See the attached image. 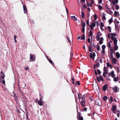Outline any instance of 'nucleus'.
I'll return each mask as SVG.
<instances>
[{
  "label": "nucleus",
  "instance_id": "nucleus-1",
  "mask_svg": "<svg viewBox=\"0 0 120 120\" xmlns=\"http://www.w3.org/2000/svg\"><path fill=\"white\" fill-rule=\"evenodd\" d=\"M72 34L71 31H70L69 32H67L66 33V37L67 38V40L68 42L71 44V41L69 38H68V36L69 37L70 36H72Z\"/></svg>",
  "mask_w": 120,
  "mask_h": 120
},
{
  "label": "nucleus",
  "instance_id": "nucleus-2",
  "mask_svg": "<svg viewBox=\"0 0 120 120\" xmlns=\"http://www.w3.org/2000/svg\"><path fill=\"white\" fill-rule=\"evenodd\" d=\"M30 59L32 60V61H34V60L35 58V56L33 54H30Z\"/></svg>",
  "mask_w": 120,
  "mask_h": 120
},
{
  "label": "nucleus",
  "instance_id": "nucleus-3",
  "mask_svg": "<svg viewBox=\"0 0 120 120\" xmlns=\"http://www.w3.org/2000/svg\"><path fill=\"white\" fill-rule=\"evenodd\" d=\"M95 104L97 105H100L101 104V101L99 99H96L95 101Z\"/></svg>",
  "mask_w": 120,
  "mask_h": 120
},
{
  "label": "nucleus",
  "instance_id": "nucleus-4",
  "mask_svg": "<svg viewBox=\"0 0 120 120\" xmlns=\"http://www.w3.org/2000/svg\"><path fill=\"white\" fill-rule=\"evenodd\" d=\"M90 56L91 58L93 59V60H94V57L95 56V52H93L92 54L91 53L90 54Z\"/></svg>",
  "mask_w": 120,
  "mask_h": 120
},
{
  "label": "nucleus",
  "instance_id": "nucleus-5",
  "mask_svg": "<svg viewBox=\"0 0 120 120\" xmlns=\"http://www.w3.org/2000/svg\"><path fill=\"white\" fill-rule=\"evenodd\" d=\"M23 8L24 13L26 14L27 13V11L25 4H24L23 5Z\"/></svg>",
  "mask_w": 120,
  "mask_h": 120
},
{
  "label": "nucleus",
  "instance_id": "nucleus-6",
  "mask_svg": "<svg viewBox=\"0 0 120 120\" xmlns=\"http://www.w3.org/2000/svg\"><path fill=\"white\" fill-rule=\"evenodd\" d=\"M95 22L94 23H92L91 25H90L89 26L90 29L92 30L93 29V28L95 27Z\"/></svg>",
  "mask_w": 120,
  "mask_h": 120
},
{
  "label": "nucleus",
  "instance_id": "nucleus-7",
  "mask_svg": "<svg viewBox=\"0 0 120 120\" xmlns=\"http://www.w3.org/2000/svg\"><path fill=\"white\" fill-rule=\"evenodd\" d=\"M117 108V106L115 105H113L112 106V111L114 113H115V111L116 110Z\"/></svg>",
  "mask_w": 120,
  "mask_h": 120
},
{
  "label": "nucleus",
  "instance_id": "nucleus-8",
  "mask_svg": "<svg viewBox=\"0 0 120 120\" xmlns=\"http://www.w3.org/2000/svg\"><path fill=\"white\" fill-rule=\"evenodd\" d=\"M119 89V88L116 86L113 87V90L115 92H118Z\"/></svg>",
  "mask_w": 120,
  "mask_h": 120
},
{
  "label": "nucleus",
  "instance_id": "nucleus-9",
  "mask_svg": "<svg viewBox=\"0 0 120 120\" xmlns=\"http://www.w3.org/2000/svg\"><path fill=\"white\" fill-rule=\"evenodd\" d=\"M107 89V86L106 84L104 85L102 87V90L104 91H105Z\"/></svg>",
  "mask_w": 120,
  "mask_h": 120
},
{
  "label": "nucleus",
  "instance_id": "nucleus-10",
  "mask_svg": "<svg viewBox=\"0 0 120 120\" xmlns=\"http://www.w3.org/2000/svg\"><path fill=\"white\" fill-rule=\"evenodd\" d=\"M117 61V60L116 58H114L112 59V62L114 64L116 63Z\"/></svg>",
  "mask_w": 120,
  "mask_h": 120
},
{
  "label": "nucleus",
  "instance_id": "nucleus-11",
  "mask_svg": "<svg viewBox=\"0 0 120 120\" xmlns=\"http://www.w3.org/2000/svg\"><path fill=\"white\" fill-rule=\"evenodd\" d=\"M71 18L73 20L76 21L77 20V18L75 17V15L74 16H71Z\"/></svg>",
  "mask_w": 120,
  "mask_h": 120
},
{
  "label": "nucleus",
  "instance_id": "nucleus-12",
  "mask_svg": "<svg viewBox=\"0 0 120 120\" xmlns=\"http://www.w3.org/2000/svg\"><path fill=\"white\" fill-rule=\"evenodd\" d=\"M116 57L117 58H119L120 57V54L118 52H116Z\"/></svg>",
  "mask_w": 120,
  "mask_h": 120
},
{
  "label": "nucleus",
  "instance_id": "nucleus-13",
  "mask_svg": "<svg viewBox=\"0 0 120 120\" xmlns=\"http://www.w3.org/2000/svg\"><path fill=\"white\" fill-rule=\"evenodd\" d=\"M107 67H105L104 68L103 70H104V72L103 73L107 74L108 73L107 72Z\"/></svg>",
  "mask_w": 120,
  "mask_h": 120
},
{
  "label": "nucleus",
  "instance_id": "nucleus-14",
  "mask_svg": "<svg viewBox=\"0 0 120 120\" xmlns=\"http://www.w3.org/2000/svg\"><path fill=\"white\" fill-rule=\"evenodd\" d=\"M115 28L116 29H117L118 30H119V28L120 26L118 25V24H115Z\"/></svg>",
  "mask_w": 120,
  "mask_h": 120
},
{
  "label": "nucleus",
  "instance_id": "nucleus-15",
  "mask_svg": "<svg viewBox=\"0 0 120 120\" xmlns=\"http://www.w3.org/2000/svg\"><path fill=\"white\" fill-rule=\"evenodd\" d=\"M95 62L96 64V66L97 67H99L100 64L99 61H98L96 60Z\"/></svg>",
  "mask_w": 120,
  "mask_h": 120
},
{
  "label": "nucleus",
  "instance_id": "nucleus-16",
  "mask_svg": "<svg viewBox=\"0 0 120 120\" xmlns=\"http://www.w3.org/2000/svg\"><path fill=\"white\" fill-rule=\"evenodd\" d=\"M38 104L40 106H42L43 105V103L42 102V100H40L38 102Z\"/></svg>",
  "mask_w": 120,
  "mask_h": 120
},
{
  "label": "nucleus",
  "instance_id": "nucleus-17",
  "mask_svg": "<svg viewBox=\"0 0 120 120\" xmlns=\"http://www.w3.org/2000/svg\"><path fill=\"white\" fill-rule=\"evenodd\" d=\"M119 80V78L118 77H114L113 78V80L115 82L118 81Z\"/></svg>",
  "mask_w": 120,
  "mask_h": 120
},
{
  "label": "nucleus",
  "instance_id": "nucleus-18",
  "mask_svg": "<svg viewBox=\"0 0 120 120\" xmlns=\"http://www.w3.org/2000/svg\"><path fill=\"white\" fill-rule=\"evenodd\" d=\"M86 101H82L81 102V105L82 106H85L86 105L85 102Z\"/></svg>",
  "mask_w": 120,
  "mask_h": 120
},
{
  "label": "nucleus",
  "instance_id": "nucleus-19",
  "mask_svg": "<svg viewBox=\"0 0 120 120\" xmlns=\"http://www.w3.org/2000/svg\"><path fill=\"white\" fill-rule=\"evenodd\" d=\"M85 39V36L84 34H82V36H81L80 39L82 40H84Z\"/></svg>",
  "mask_w": 120,
  "mask_h": 120
},
{
  "label": "nucleus",
  "instance_id": "nucleus-20",
  "mask_svg": "<svg viewBox=\"0 0 120 120\" xmlns=\"http://www.w3.org/2000/svg\"><path fill=\"white\" fill-rule=\"evenodd\" d=\"M117 40L116 39L115 40H114L113 41V44L115 45H117Z\"/></svg>",
  "mask_w": 120,
  "mask_h": 120
},
{
  "label": "nucleus",
  "instance_id": "nucleus-21",
  "mask_svg": "<svg viewBox=\"0 0 120 120\" xmlns=\"http://www.w3.org/2000/svg\"><path fill=\"white\" fill-rule=\"evenodd\" d=\"M114 22L116 24H118L120 23L119 21L117 20V19H116L114 20Z\"/></svg>",
  "mask_w": 120,
  "mask_h": 120
},
{
  "label": "nucleus",
  "instance_id": "nucleus-22",
  "mask_svg": "<svg viewBox=\"0 0 120 120\" xmlns=\"http://www.w3.org/2000/svg\"><path fill=\"white\" fill-rule=\"evenodd\" d=\"M108 99V98L106 96H104L103 97V99L104 101H105Z\"/></svg>",
  "mask_w": 120,
  "mask_h": 120
},
{
  "label": "nucleus",
  "instance_id": "nucleus-23",
  "mask_svg": "<svg viewBox=\"0 0 120 120\" xmlns=\"http://www.w3.org/2000/svg\"><path fill=\"white\" fill-rule=\"evenodd\" d=\"M111 72L112 73L111 76L112 77L114 78V77L115 75L114 73V72L113 71H112Z\"/></svg>",
  "mask_w": 120,
  "mask_h": 120
},
{
  "label": "nucleus",
  "instance_id": "nucleus-24",
  "mask_svg": "<svg viewBox=\"0 0 120 120\" xmlns=\"http://www.w3.org/2000/svg\"><path fill=\"white\" fill-rule=\"evenodd\" d=\"M86 26L85 23L84 22H83L82 23V26L83 27H85Z\"/></svg>",
  "mask_w": 120,
  "mask_h": 120
},
{
  "label": "nucleus",
  "instance_id": "nucleus-25",
  "mask_svg": "<svg viewBox=\"0 0 120 120\" xmlns=\"http://www.w3.org/2000/svg\"><path fill=\"white\" fill-rule=\"evenodd\" d=\"M110 34L112 35V37H115L117 35L116 33H111Z\"/></svg>",
  "mask_w": 120,
  "mask_h": 120
},
{
  "label": "nucleus",
  "instance_id": "nucleus-26",
  "mask_svg": "<svg viewBox=\"0 0 120 120\" xmlns=\"http://www.w3.org/2000/svg\"><path fill=\"white\" fill-rule=\"evenodd\" d=\"M107 65L108 67H111L112 66V65L110 64L108 62H107Z\"/></svg>",
  "mask_w": 120,
  "mask_h": 120
},
{
  "label": "nucleus",
  "instance_id": "nucleus-27",
  "mask_svg": "<svg viewBox=\"0 0 120 120\" xmlns=\"http://www.w3.org/2000/svg\"><path fill=\"white\" fill-rule=\"evenodd\" d=\"M48 59L50 63H51L52 65L54 63H53L52 61V60H50V59Z\"/></svg>",
  "mask_w": 120,
  "mask_h": 120
},
{
  "label": "nucleus",
  "instance_id": "nucleus-28",
  "mask_svg": "<svg viewBox=\"0 0 120 120\" xmlns=\"http://www.w3.org/2000/svg\"><path fill=\"white\" fill-rule=\"evenodd\" d=\"M85 15L83 12H82L81 17L82 18H84Z\"/></svg>",
  "mask_w": 120,
  "mask_h": 120
},
{
  "label": "nucleus",
  "instance_id": "nucleus-29",
  "mask_svg": "<svg viewBox=\"0 0 120 120\" xmlns=\"http://www.w3.org/2000/svg\"><path fill=\"white\" fill-rule=\"evenodd\" d=\"M97 35L100 37L102 35V34L100 31H99L98 32Z\"/></svg>",
  "mask_w": 120,
  "mask_h": 120
},
{
  "label": "nucleus",
  "instance_id": "nucleus-30",
  "mask_svg": "<svg viewBox=\"0 0 120 120\" xmlns=\"http://www.w3.org/2000/svg\"><path fill=\"white\" fill-rule=\"evenodd\" d=\"M40 100H42L43 98V97L42 94L40 93Z\"/></svg>",
  "mask_w": 120,
  "mask_h": 120
},
{
  "label": "nucleus",
  "instance_id": "nucleus-31",
  "mask_svg": "<svg viewBox=\"0 0 120 120\" xmlns=\"http://www.w3.org/2000/svg\"><path fill=\"white\" fill-rule=\"evenodd\" d=\"M104 13H103V16L102 17V19L103 20H105L106 19V17L105 16V15H104Z\"/></svg>",
  "mask_w": 120,
  "mask_h": 120
},
{
  "label": "nucleus",
  "instance_id": "nucleus-32",
  "mask_svg": "<svg viewBox=\"0 0 120 120\" xmlns=\"http://www.w3.org/2000/svg\"><path fill=\"white\" fill-rule=\"evenodd\" d=\"M105 8L108 9H110V7L107 4H106L105 6Z\"/></svg>",
  "mask_w": 120,
  "mask_h": 120
},
{
  "label": "nucleus",
  "instance_id": "nucleus-33",
  "mask_svg": "<svg viewBox=\"0 0 120 120\" xmlns=\"http://www.w3.org/2000/svg\"><path fill=\"white\" fill-rule=\"evenodd\" d=\"M108 22H109V24H110L111 23H112L113 22L112 19H110L109 20Z\"/></svg>",
  "mask_w": 120,
  "mask_h": 120
},
{
  "label": "nucleus",
  "instance_id": "nucleus-34",
  "mask_svg": "<svg viewBox=\"0 0 120 120\" xmlns=\"http://www.w3.org/2000/svg\"><path fill=\"white\" fill-rule=\"evenodd\" d=\"M97 49L98 51H99L100 50V45H98L97 46Z\"/></svg>",
  "mask_w": 120,
  "mask_h": 120
},
{
  "label": "nucleus",
  "instance_id": "nucleus-35",
  "mask_svg": "<svg viewBox=\"0 0 120 120\" xmlns=\"http://www.w3.org/2000/svg\"><path fill=\"white\" fill-rule=\"evenodd\" d=\"M92 30H90V31L89 34V37H90V36H92Z\"/></svg>",
  "mask_w": 120,
  "mask_h": 120
},
{
  "label": "nucleus",
  "instance_id": "nucleus-36",
  "mask_svg": "<svg viewBox=\"0 0 120 120\" xmlns=\"http://www.w3.org/2000/svg\"><path fill=\"white\" fill-rule=\"evenodd\" d=\"M85 95H83L82 97V101H85Z\"/></svg>",
  "mask_w": 120,
  "mask_h": 120
},
{
  "label": "nucleus",
  "instance_id": "nucleus-37",
  "mask_svg": "<svg viewBox=\"0 0 120 120\" xmlns=\"http://www.w3.org/2000/svg\"><path fill=\"white\" fill-rule=\"evenodd\" d=\"M2 75H3V76H2L1 75L0 76L2 79H4V77L5 76V74L4 73Z\"/></svg>",
  "mask_w": 120,
  "mask_h": 120
},
{
  "label": "nucleus",
  "instance_id": "nucleus-38",
  "mask_svg": "<svg viewBox=\"0 0 120 120\" xmlns=\"http://www.w3.org/2000/svg\"><path fill=\"white\" fill-rule=\"evenodd\" d=\"M108 30L110 32H111V29L110 27V26H108Z\"/></svg>",
  "mask_w": 120,
  "mask_h": 120
},
{
  "label": "nucleus",
  "instance_id": "nucleus-39",
  "mask_svg": "<svg viewBox=\"0 0 120 120\" xmlns=\"http://www.w3.org/2000/svg\"><path fill=\"white\" fill-rule=\"evenodd\" d=\"M94 20H96V19H97V15H96V14H94Z\"/></svg>",
  "mask_w": 120,
  "mask_h": 120
},
{
  "label": "nucleus",
  "instance_id": "nucleus-40",
  "mask_svg": "<svg viewBox=\"0 0 120 120\" xmlns=\"http://www.w3.org/2000/svg\"><path fill=\"white\" fill-rule=\"evenodd\" d=\"M99 77L100 79L101 80V81H104V80L102 76L100 75Z\"/></svg>",
  "mask_w": 120,
  "mask_h": 120
},
{
  "label": "nucleus",
  "instance_id": "nucleus-41",
  "mask_svg": "<svg viewBox=\"0 0 120 120\" xmlns=\"http://www.w3.org/2000/svg\"><path fill=\"white\" fill-rule=\"evenodd\" d=\"M118 49V47L117 45H116L114 48V50H117Z\"/></svg>",
  "mask_w": 120,
  "mask_h": 120
},
{
  "label": "nucleus",
  "instance_id": "nucleus-42",
  "mask_svg": "<svg viewBox=\"0 0 120 120\" xmlns=\"http://www.w3.org/2000/svg\"><path fill=\"white\" fill-rule=\"evenodd\" d=\"M98 6L99 10H101L102 9V7L101 6L99 5H98Z\"/></svg>",
  "mask_w": 120,
  "mask_h": 120
},
{
  "label": "nucleus",
  "instance_id": "nucleus-43",
  "mask_svg": "<svg viewBox=\"0 0 120 120\" xmlns=\"http://www.w3.org/2000/svg\"><path fill=\"white\" fill-rule=\"evenodd\" d=\"M98 59L99 60V61L100 63H102V60L100 57H98Z\"/></svg>",
  "mask_w": 120,
  "mask_h": 120
},
{
  "label": "nucleus",
  "instance_id": "nucleus-44",
  "mask_svg": "<svg viewBox=\"0 0 120 120\" xmlns=\"http://www.w3.org/2000/svg\"><path fill=\"white\" fill-rule=\"evenodd\" d=\"M110 52L111 54H112V52H114V51L112 48H111L110 49Z\"/></svg>",
  "mask_w": 120,
  "mask_h": 120
},
{
  "label": "nucleus",
  "instance_id": "nucleus-45",
  "mask_svg": "<svg viewBox=\"0 0 120 120\" xmlns=\"http://www.w3.org/2000/svg\"><path fill=\"white\" fill-rule=\"evenodd\" d=\"M100 38V36H98L97 35L96 36V38L97 39V40L98 41L99 40V39Z\"/></svg>",
  "mask_w": 120,
  "mask_h": 120
},
{
  "label": "nucleus",
  "instance_id": "nucleus-46",
  "mask_svg": "<svg viewBox=\"0 0 120 120\" xmlns=\"http://www.w3.org/2000/svg\"><path fill=\"white\" fill-rule=\"evenodd\" d=\"M87 108H86L84 107L83 109L82 110V111H87Z\"/></svg>",
  "mask_w": 120,
  "mask_h": 120
},
{
  "label": "nucleus",
  "instance_id": "nucleus-47",
  "mask_svg": "<svg viewBox=\"0 0 120 120\" xmlns=\"http://www.w3.org/2000/svg\"><path fill=\"white\" fill-rule=\"evenodd\" d=\"M119 14V13L118 12H117V11H115L114 12V15H116V16H117V14Z\"/></svg>",
  "mask_w": 120,
  "mask_h": 120
},
{
  "label": "nucleus",
  "instance_id": "nucleus-48",
  "mask_svg": "<svg viewBox=\"0 0 120 120\" xmlns=\"http://www.w3.org/2000/svg\"><path fill=\"white\" fill-rule=\"evenodd\" d=\"M78 98L79 99H80L81 98V95L80 93H79L78 94Z\"/></svg>",
  "mask_w": 120,
  "mask_h": 120
},
{
  "label": "nucleus",
  "instance_id": "nucleus-49",
  "mask_svg": "<svg viewBox=\"0 0 120 120\" xmlns=\"http://www.w3.org/2000/svg\"><path fill=\"white\" fill-rule=\"evenodd\" d=\"M97 72L99 75H100L101 73V71L100 70L98 69L97 70Z\"/></svg>",
  "mask_w": 120,
  "mask_h": 120
},
{
  "label": "nucleus",
  "instance_id": "nucleus-50",
  "mask_svg": "<svg viewBox=\"0 0 120 120\" xmlns=\"http://www.w3.org/2000/svg\"><path fill=\"white\" fill-rule=\"evenodd\" d=\"M106 47L105 45H103L102 46V49H104Z\"/></svg>",
  "mask_w": 120,
  "mask_h": 120
},
{
  "label": "nucleus",
  "instance_id": "nucleus-51",
  "mask_svg": "<svg viewBox=\"0 0 120 120\" xmlns=\"http://www.w3.org/2000/svg\"><path fill=\"white\" fill-rule=\"evenodd\" d=\"M100 25L101 27L102 26V27H104V26L103 23L102 22H100Z\"/></svg>",
  "mask_w": 120,
  "mask_h": 120
},
{
  "label": "nucleus",
  "instance_id": "nucleus-52",
  "mask_svg": "<svg viewBox=\"0 0 120 120\" xmlns=\"http://www.w3.org/2000/svg\"><path fill=\"white\" fill-rule=\"evenodd\" d=\"M86 25H88V26H89V20H87L86 22Z\"/></svg>",
  "mask_w": 120,
  "mask_h": 120
},
{
  "label": "nucleus",
  "instance_id": "nucleus-53",
  "mask_svg": "<svg viewBox=\"0 0 120 120\" xmlns=\"http://www.w3.org/2000/svg\"><path fill=\"white\" fill-rule=\"evenodd\" d=\"M73 57V54L71 52L70 55V59L71 60L72 59V57Z\"/></svg>",
  "mask_w": 120,
  "mask_h": 120
},
{
  "label": "nucleus",
  "instance_id": "nucleus-54",
  "mask_svg": "<svg viewBox=\"0 0 120 120\" xmlns=\"http://www.w3.org/2000/svg\"><path fill=\"white\" fill-rule=\"evenodd\" d=\"M115 7H116V9L117 10H118L119 8V7L118 5H116L115 6Z\"/></svg>",
  "mask_w": 120,
  "mask_h": 120
},
{
  "label": "nucleus",
  "instance_id": "nucleus-55",
  "mask_svg": "<svg viewBox=\"0 0 120 120\" xmlns=\"http://www.w3.org/2000/svg\"><path fill=\"white\" fill-rule=\"evenodd\" d=\"M78 115L79 116V117H80L81 116V113L80 112H77Z\"/></svg>",
  "mask_w": 120,
  "mask_h": 120
},
{
  "label": "nucleus",
  "instance_id": "nucleus-56",
  "mask_svg": "<svg viewBox=\"0 0 120 120\" xmlns=\"http://www.w3.org/2000/svg\"><path fill=\"white\" fill-rule=\"evenodd\" d=\"M111 39L112 40V41H114V40H115L116 39L115 38H114L112 36H111Z\"/></svg>",
  "mask_w": 120,
  "mask_h": 120
},
{
  "label": "nucleus",
  "instance_id": "nucleus-57",
  "mask_svg": "<svg viewBox=\"0 0 120 120\" xmlns=\"http://www.w3.org/2000/svg\"><path fill=\"white\" fill-rule=\"evenodd\" d=\"M79 119L80 120H83V118L82 116H81L80 117H79Z\"/></svg>",
  "mask_w": 120,
  "mask_h": 120
},
{
  "label": "nucleus",
  "instance_id": "nucleus-58",
  "mask_svg": "<svg viewBox=\"0 0 120 120\" xmlns=\"http://www.w3.org/2000/svg\"><path fill=\"white\" fill-rule=\"evenodd\" d=\"M112 5H113V6H114L115 5V4H116L114 1V0H113L112 1Z\"/></svg>",
  "mask_w": 120,
  "mask_h": 120
},
{
  "label": "nucleus",
  "instance_id": "nucleus-59",
  "mask_svg": "<svg viewBox=\"0 0 120 120\" xmlns=\"http://www.w3.org/2000/svg\"><path fill=\"white\" fill-rule=\"evenodd\" d=\"M110 58L111 59H112L113 58H113V56L112 54H111L110 55Z\"/></svg>",
  "mask_w": 120,
  "mask_h": 120
},
{
  "label": "nucleus",
  "instance_id": "nucleus-60",
  "mask_svg": "<svg viewBox=\"0 0 120 120\" xmlns=\"http://www.w3.org/2000/svg\"><path fill=\"white\" fill-rule=\"evenodd\" d=\"M89 51L90 52H92L91 49V45H90L89 46Z\"/></svg>",
  "mask_w": 120,
  "mask_h": 120
},
{
  "label": "nucleus",
  "instance_id": "nucleus-61",
  "mask_svg": "<svg viewBox=\"0 0 120 120\" xmlns=\"http://www.w3.org/2000/svg\"><path fill=\"white\" fill-rule=\"evenodd\" d=\"M84 27H83L82 28V31L83 33H84V31L85 30Z\"/></svg>",
  "mask_w": 120,
  "mask_h": 120
},
{
  "label": "nucleus",
  "instance_id": "nucleus-62",
  "mask_svg": "<svg viewBox=\"0 0 120 120\" xmlns=\"http://www.w3.org/2000/svg\"><path fill=\"white\" fill-rule=\"evenodd\" d=\"M76 84L78 85L79 86L80 85L79 81H77L76 82Z\"/></svg>",
  "mask_w": 120,
  "mask_h": 120
},
{
  "label": "nucleus",
  "instance_id": "nucleus-63",
  "mask_svg": "<svg viewBox=\"0 0 120 120\" xmlns=\"http://www.w3.org/2000/svg\"><path fill=\"white\" fill-rule=\"evenodd\" d=\"M103 42L102 41L100 40L99 42V44H101L103 43Z\"/></svg>",
  "mask_w": 120,
  "mask_h": 120
},
{
  "label": "nucleus",
  "instance_id": "nucleus-64",
  "mask_svg": "<svg viewBox=\"0 0 120 120\" xmlns=\"http://www.w3.org/2000/svg\"><path fill=\"white\" fill-rule=\"evenodd\" d=\"M110 100L111 101H113V98L112 96H111L110 97Z\"/></svg>",
  "mask_w": 120,
  "mask_h": 120
}]
</instances>
